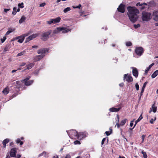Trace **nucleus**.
I'll use <instances>...</instances> for the list:
<instances>
[{
	"label": "nucleus",
	"mask_w": 158,
	"mask_h": 158,
	"mask_svg": "<svg viewBox=\"0 0 158 158\" xmlns=\"http://www.w3.org/2000/svg\"><path fill=\"white\" fill-rule=\"evenodd\" d=\"M128 11V15L129 19L131 22L135 23L138 20L139 16L138 15L139 14V10L135 7L129 6L127 8Z\"/></svg>",
	"instance_id": "obj_1"
},
{
	"label": "nucleus",
	"mask_w": 158,
	"mask_h": 158,
	"mask_svg": "<svg viewBox=\"0 0 158 158\" xmlns=\"http://www.w3.org/2000/svg\"><path fill=\"white\" fill-rule=\"evenodd\" d=\"M152 16L151 13L146 11H143L142 13L141 19L143 21L148 22L152 18Z\"/></svg>",
	"instance_id": "obj_2"
},
{
	"label": "nucleus",
	"mask_w": 158,
	"mask_h": 158,
	"mask_svg": "<svg viewBox=\"0 0 158 158\" xmlns=\"http://www.w3.org/2000/svg\"><path fill=\"white\" fill-rule=\"evenodd\" d=\"M73 131L75 133V135L78 139H81L88 135V133L86 132H81L78 133L76 131Z\"/></svg>",
	"instance_id": "obj_3"
},
{
	"label": "nucleus",
	"mask_w": 158,
	"mask_h": 158,
	"mask_svg": "<svg viewBox=\"0 0 158 158\" xmlns=\"http://www.w3.org/2000/svg\"><path fill=\"white\" fill-rule=\"evenodd\" d=\"M51 33L52 31L51 30L43 33L41 36V39L44 41L46 40L48 38L49 35Z\"/></svg>",
	"instance_id": "obj_4"
},
{
	"label": "nucleus",
	"mask_w": 158,
	"mask_h": 158,
	"mask_svg": "<svg viewBox=\"0 0 158 158\" xmlns=\"http://www.w3.org/2000/svg\"><path fill=\"white\" fill-rule=\"evenodd\" d=\"M144 49L142 47H137L135 48V52L138 56H141L144 52Z\"/></svg>",
	"instance_id": "obj_5"
},
{
	"label": "nucleus",
	"mask_w": 158,
	"mask_h": 158,
	"mask_svg": "<svg viewBox=\"0 0 158 158\" xmlns=\"http://www.w3.org/2000/svg\"><path fill=\"white\" fill-rule=\"evenodd\" d=\"M61 20L60 17H58L55 19H51L49 21L47 22V23L48 24H51L52 23L56 24L59 23Z\"/></svg>",
	"instance_id": "obj_6"
},
{
	"label": "nucleus",
	"mask_w": 158,
	"mask_h": 158,
	"mask_svg": "<svg viewBox=\"0 0 158 158\" xmlns=\"http://www.w3.org/2000/svg\"><path fill=\"white\" fill-rule=\"evenodd\" d=\"M118 11L120 12L124 13L125 12V5L121 4L117 8Z\"/></svg>",
	"instance_id": "obj_7"
},
{
	"label": "nucleus",
	"mask_w": 158,
	"mask_h": 158,
	"mask_svg": "<svg viewBox=\"0 0 158 158\" xmlns=\"http://www.w3.org/2000/svg\"><path fill=\"white\" fill-rule=\"evenodd\" d=\"M128 74H125L124 75V79H126V81L128 82H131L133 81V78L131 76L129 75L127 76Z\"/></svg>",
	"instance_id": "obj_8"
},
{
	"label": "nucleus",
	"mask_w": 158,
	"mask_h": 158,
	"mask_svg": "<svg viewBox=\"0 0 158 158\" xmlns=\"http://www.w3.org/2000/svg\"><path fill=\"white\" fill-rule=\"evenodd\" d=\"M17 152L15 148H13L11 149L10 154L11 157H16Z\"/></svg>",
	"instance_id": "obj_9"
},
{
	"label": "nucleus",
	"mask_w": 158,
	"mask_h": 158,
	"mask_svg": "<svg viewBox=\"0 0 158 158\" xmlns=\"http://www.w3.org/2000/svg\"><path fill=\"white\" fill-rule=\"evenodd\" d=\"M153 19L156 21H158V11H154L152 14Z\"/></svg>",
	"instance_id": "obj_10"
},
{
	"label": "nucleus",
	"mask_w": 158,
	"mask_h": 158,
	"mask_svg": "<svg viewBox=\"0 0 158 158\" xmlns=\"http://www.w3.org/2000/svg\"><path fill=\"white\" fill-rule=\"evenodd\" d=\"M48 51L47 48H42L38 50L37 53L38 54H41L42 55Z\"/></svg>",
	"instance_id": "obj_11"
},
{
	"label": "nucleus",
	"mask_w": 158,
	"mask_h": 158,
	"mask_svg": "<svg viewBox=\"0 0 158 158\" xmlns=\"http://www.w3.org/2000/svg\"><path fill=\"white\" fill-rule=\"evenodd\" d=\"M132 73L134 76L135 77H138V72L137 69L135 68H133L132 70Z\"/></svg>",
	"instance_id": "obj_12"
},
{
	"label": "nucleus",
	"mask_w": 158,
	"mask_h": 158,
	"mask_svg": "<svg viewBox=\"0 0 158 158\" xmlns=\"http://www.w3.org/2000/svg\"><path fill=\"white\" fill-rule=\"evenodd\" d=\"M121 109V107L118 108H116L115 107H112L109 109V110L111 112H117L118 111Z\"/></svg>",
	"instance_id": "obj_13"
},
{
	"label": "nucleus",
	"mask_w": 158,
	"mask_h": 158,
	"mask_svg": "<svg viewBox=\"0 0 158 158\" xmlns=\"http://www.w3.org/2000/svg\"><path fill=\"white\" fill-rule=\"evenodd\" d=\"M63 28H60V27H57L56 29L54 30L53 31V33L54 34H57L60 31H62L63 30Z\"/></svg>",
	"instance_id": "obj_14"
},
{
	"label": "nucleus",
	"mask_w": 158,
	"mask_h": 158,
	"mask_svg": "<svg viewBox=\"0 0 158 158\" xmlns=\"http://www.w3.org/2000/svg\"><path fill=\"white\" fill-rule=\"evenodd\" d=\"M11 48L10 43H9L6 45L5 48L3 49L4 52H6L9 50V49Z\"/></svg>",
	"instance_id": "obj_15"
},
{
	"label": "nucleus",
	"mask_w": 158,
	"mask_h": 158,
	"mask_svg": "<svg viewBox=\"0 0 158 158\" xmlns=\"http://www.w3.org/2000/svg\"><path fill=\"white\" fill-rule=\"evenodd\" d=\"M35 64L34 63H31L27 65V67L25 69L29 70L31 69L34 65Z\"/></svg>",
	"instance_id": "obj_16"
},
{
	"label": "nucleus",
	"mask_w": 158,
	"mask_h": 158,
	"mask_svg": "<svg viewBox=\"0 0 158 158\" xmlns=\"http://www.w3.org/2000/svg\"><path fill=\"white\" fill-rule=\"evenodd\" d=\"M9 92V89L7 87L5 88L3 90L2 93L5 95L7 94Z\"/></svg>",
	"instance_id": "obj_17"
},
{
	"label": "nucleus",
	"mask_w": 158,
	"mask_h": 158,
	"mask_svg": "<svg viewBox=\"0 0 158 158\" xmlns=\"http://www.w3.org/2000/svg\"><path fill=\"white\" fill-rule=\"evenodd\" d=\"M9 141V140L8 139H6L4 140L2 142L3 147L4 148H5L6 146V144Z\"/></svg>",
	"instance_id": "obj_18"
},
{
	"label": "nucleus",
	"mask_w": 158,
	"mask_h": 158,
	"mask_svg": "<svg viewBox=\"0 0 158 158\" xmlns=\"http://www.w3.org/2000/svg\"><path fill=\"white\" fill-rule=\"evenodd\" d=\"M33 80H30L24 82V84L26 86H28L31 85L33 82Z\"/></svg>",
	"instance_id": "obj_19"
},
{
	"label": "nucleus",
	"mask_w": 158,
	"mask_h": 158,
	"mask_svg": "<svg viewBox=\"0 0 158 158\" xmlns=\"http://www.w3.org/2000/svg\"><path fill=\"white\" fill-rule=\"evenodd\" d=\"M19 37H20V38H19L18 42L20 43H22L24 39L22 35L19 36Z\"/></svg>",
	"instance_id": "obj_20"
},
{
	"label": "nucleus",
	"mask_w": 158,
	"mask_h": 158,
	"mask_svg": "<svg viewBox=\"0 0 158 158\" xmlns=\"http://www.w3.org/2000/svg\"><path fill=\"white\" fill-rule=\"evenodd\" d=\"M158 74V70L155 71L152 74V77L154 78Z\"/></svg>",
	"instance_id": "obj_21"
},
{
	"label": "nucleus",
	"mask_w": 158,
	"mask_h": 158,
	"mask_svg": "<svg viewBox=\"0 0 158 158\" xmlns=\"http://www.w3.org/2000/svg\"><path fill=\"white\" fill-rule=\"evenodd\" d=\"M39 35V33H36L35 34H33L29 36V38H30L31 40H32L33 38H36V37Z\"/></svg>",
	"instance_id": "obj_22"
},
{
	"label": "nucleus",
	"mask_w": 158,
	"mask_h": 158,
	"mask_svg": "<svg viewBox=\"0 0 158 158\" xmlns=\"http://www.w3.org/2000/svg\"><path fill=\"white\" fill-rule=\"evenodd\" d=\"M60 28H63V30H62V32L63 33H66L68 32L69 31H70V30L67 29L66 28L64 27H61Z\"/></svg>",
	"instance_id": "obj_23"
},
{
	"label": "nucleus",
	"mask_w": 158,
	"mask_h": 158,
	"mask_svg": "<svg viewBox=\"0 0 158 158\" xmlns=\"http://www.w3.org/2000/svg\"><path fill=\"white\" fill-rule=\"evenodd\" d=\"M26 19V18L24 16H22L21 18L20 19L19 22L20 23H22L23 22L25 21Z\"/></svg>",
	"instance_id": "obj_24"
},
{
	"label": "nucleus",
	"mask_w": 158,
	"mask_h": 158,
	"mask_svg": "<svg viewBox=\"0 0 158 158\" xmlns=\"http://www.w3.org/2000/svg\"><path fill=\"white\" fill-rule=\"evenodd\" d=\"M127 119H126L122 120L120 123V126H123L126 123Z\"/></svg>",
	"instance_id": "obj_25"
},
{
	"label": "nucleus",
	"mask_w": 158,
	"mask_h": 158,
	"mask_svg": "<svg viewBox=\"0 0 158 158\" xmlns=\"http://www.w3.org/2000/svg\"><path fill=\"white\" fill-rule=\"evenodd\" d=\"M152 108L153 112L155 113L156 111L157 107L155 106L154 104H153L152 106Z\"/></svg>",
	"instance_id": "obj_26"
},
{
	"label": "nucleus",
	"mask_w": 158,
	"mask_h": 158,
	"mask_svg": "<svg viewBox=\"0 0 158 158\" xmlns=\"http://www.w3.org/2000/svg\"><path fill=\"white\" fill-rule=\"evenodd\" d=\"M151 67L149 66L146 69L145 71V75H146L147 74L148 71L149 70V69H151Z\"/></svg>",
	"instance_id": "obj_27"
},
{
	"label": "nucleus",
	"mask_w": 158,
	"mask_h": 158,
	"mask_svg": "<svg viewBox=\"0 0 158 158\" xmlns=\"http://www.w3.org/2000/svg\"><path fill=\"white\" fill-rule=\"evenodd\" d=\"M117 117L118 122H117V123L116 124V126H117V127H118V128H119V127L120 126V124H119V116H118V115H117Z\"/></svg>",
	"instance_id": "obj_28"
},
{
	"label": "nucleus",
	"mask_w": 158,
	"mask_h": 158,
	"mask_svg": "<svg viewBox=\"0 0 158 158\" xmlns=\"http://www.w3.org/2000/svg\"><path fill=\"white\" fill-rule=\"evenodd\" d=\"M71 10V8L69 7H67L64 10V12L65 13L67 12L68 11H70Z\"/></svg>",
	"instance_id": "obj_29"
},
{
	"label": "nucleus",
	"mask_w": 158,
	"mask_h": 158,
	"mask_svg": "<svg viewBox=\"0 0 158 158\" xmlns=\"http://www.w3.org/2000/svg\"><path fill=\"white\" fill-rule=\"evenodd\" d=\"M141 153L143 154V157L144 158H147V156L146 154V152L143 151V150L142 151H141Z\"/></svg>",
	"instance_id": "obj_30"
},
{
	"label": "nucleus",
	"mask_w": 158,
	"mask_h": 158,
	"mask_svg": "<svg viewBox=\"0 0 158 158\" xmlns=\"http://www.w3.org/2000/svg\"><path fill=\"white\" fill-rule=\"evenodd\" d=\"M16 8L15 7H14L13 8V11H12V14L14 15H15L16 13V12H17V11H16Z\"/></svg>",
	"instance_id": "obj_31"
},
{
	"label": "nucleus",
	"mask_w": 158,
	"mask_h": 158,
	"mask_svg": "<svg viewBox=\"0 0 158 158\" xmlns=\"http://www.w3.org/2000/svg\"><path fill=\"white\" fill-rule=\"evenodd\" d=\"M20 82L19 81H17L16 82V84L18 85V86H16L15 88H17L18 89H19L20 88V87L21 86L20 84Z\"/></svg>",
	"instance_id": "obj_32"
},
{
	"label": "nucleus",
	"mask_w": 158,
	"mask_h": 158,
	"mask_svg": "<svg viewBox=\"0 0 158 158\" xmlns=\"http://www.w3.org/2000/svg\"><path fill=\"white\" fill-rule=\"evenodd\" d=\"M44 56V54H43L42 55H39L38 56H36V57L39 58V59L40 60H41L42 58H43Z\"/></svg>",
	"instance_id": "obj_33"
},
{
	"label": "nucleus",
	"mask_w": 158,
	"mask_h": 158,
	"mask_svg": "<svg viewBox=\"0 0 158 158\" xmlns=\"http://www.w3.org/2000/svg\"><path fill=\"white\" fill-rule=\"evenodd\" d=\"M110 130H111L110 132L109 131H106L105 132V134H106L107 136L109 135L112 133V130L110 129Z\"/></svg>",
	"instance_id": "obj_34"
},
{
	"label": "nucleus",
	"mask_w": 158,
	"mask_h": 158,
	"mask_svg": "<svg viewBox=\"0 0 158 158\" xmlns=\"http://www.w3.org/2000/svg\"><path fill=\"white\" fill-rule=\"evenodd\" d=\"M25 53V51H23L22 52H20L19 53H18L16 56H22Z\"/></svg>",
	"instance_id": "obj_35"
},
{
	"label": "nucleus",
	"mask_w": 158,
	"mask_h": 158,
	"mask_svg": "<svg viewBox=\"0 0 158 158\" xmlns=\"http://www.w3.org/2000/svg\"><path fill=\"white\" fill-rule=\"evenodd\" d=\"M18 6L19 7L23 8L24 7L23 3V2H22L21 3H19L18 4Z\"/></svg>",
	"instance_id": "obj_36"
},
{
	"label": "nucleus",
	"mask_w": 158,
	"mask_h": 158,
	"mask_svg": "<svg viewBox=\"0 0 158 158\" xmlns=\"http://www.w3.org/2000/svg\"><path fill=\"white\" fill-rule=\"evenodd\" d=\"M6 36H4L1 39V40L2 43H3L6 40Z\"/></svg>",
	"instance_id": "obj_37"
},
{
	"label": "nucleus",
	"mask_w": 158,
	"mask_h": 158,
	"mask_svg": "<svg viewBox=\"0 0 158 158\" xmlns=\"http://www.w3.org/2000/svg\"><path fill=\"white\" fill-rule=\"evenodd\" d=\"M20 38V37H19V36H16V37H15L14 38H13L11 40V42H12V41H14L16 40H18L19 39V38Z\"/></svg>",
	"instance_id": "obj_38"
},
{
	"label": "nucleus",
	"mask_w": 158,
	"mask_h": 158,
	"mask_svg": "<svg viewBox=\"0 0 158 158\" xmlns=\"http://www.w3.org/2000/svg\"><path fill=\"white\" fill-rule=\"evenodd\" d=\"M132 45V43L130 41L127 42L126 43V45L127 46H131Z\"/></svg>",
	"instance_id": "obj_39"
},
{
	"label": "nucleus",
	"mask_w": 158,
	"mask_h": 158,
	"mask_svg": "<svg viewBox=\"0 0 158 158\" xmlns=\"http://www.w3.org/2000/svg\"><path fill=\"white\" fill-rule=\"evenodd\" d=\"M31 77L30 76H28L27 77H26V78L24 79L23 81H24V82L27 81H28V80Z\"/></svg>",
	"instance_id": "obj_40"
},
{
	"label": "nucleus",
	"mask_w": 158,
	"mask_h": 158,
	"mask_svg": "<svg viewBox=\"0 0 158 158\" xmlns=\"http://www.w3.org/2000/svg\"><path fill=\"white\" fill-rule=\"evenodd\" d=\"M143 4H144L147 5V4L146 3H141L140 2H138L137 3L136 6H141Z\"/></svg>",
	"instance_id": "obj_41"
},
{
	"label": "nucleus",
	"mask_w": 158,
	"mask_h": 158,
	"mask_svg": "<svg viewBox=\"0 0 158 158\" xmlns=\"http://www.w3.org/2000/svg\"><path fill=\"white\" fill-rule=\"evenodd\" d=\"M75 144H81L80 142L78 140H76L74 142Z\"/></svg>",
	"instance_id": "obj_42"
},
{
	"label": "nucleus",
	"mask_w": 158,
	"mask_h": 158,
	"mask_svg": "<svg viewBox=\"0 0 158 158\" xmlns=\"http://www.w3.org/2000/svg\"><path fill=\"white\" fill-rule=\"evenodd\" d=\"M140 26V25L139 24H134V27L135 28L137 29L138 27H139Z\"/></svg>",
	"instance_id": "obj_43"
},
{
	"label": "nucleus",
	"mask_w": 158,
	"mask_h": 158,
	"mask_svg": "<svg viewBox=\"0 0 158 158\" xmlns=\"http://www.w3.org/2000/svg\"><path fill=\"white\" fill-rule=\"evenodd\" d=\"M81 6L80 4H79V5L78 6H73V8H79L80 9V7H81Z\"/></svg>",
	"instance_id": "obj_44"
},
{
	"label": "nucleus",
	"mask_w": 158,
	"mask_h": 158,
	"mask_svg": "<svg viewBox=\"0 0 158 158\" xmlns=\"http://www.w3.org/2000/svg\"><path fill=\"white\" fill-rule=\"evenodd\" d=\"M135 87L137 90H138L139 89V86L138 83H136L135 85Z\"/></svg>",
	"instance_id": "obj_45"
},
{
	"label": "nucleus",
	"mask_w": 158,
	"mask_h": 158,
	"mask_svg": "<svg viewBox=\"0 0 158 158\" xmlns=\"http://www.w3.org/2000/svg\"><path fill=\"white\" fill-rule=\"evenodd\" d=\"M156 118L155 117V119H153V118H152L151 119V120H150V123H151V124H152L153 123V122H154V121H155L156 120Z\"/></svg>",
	"instance_id": "obj_46"
},
{
	"label": "nucleus",
	"mask_w": 158,
	"mask_h": 158,
	"mask_svg": "<svg viewBox=\"0 0 158 158\" xmlns=\"http://www.w3.org/2000/svg\"><path fill=\"white\" fill-rule=\"evenodd\" d=\"M15 30V28H9L8 31L10 32V33L12 32Z\"/></svg>",
	"instance_id": "obj_47"
},
{
	"label": "nucleus",
	"mask_w": 158,
	"mask_h": 158,
	"mask_svg": "<svg viewBox=\"0 0 158 158\" xmlns=\"http://www.w3.org/2000/svg\"><path fill=\"white\" fill-rule=\"evenodd\" d=\"M142 118L143 117L142 116V114H141L140 115L139 118L137 120L139 122L142 119Z\"/></svg>",
	"instance_id": "obj_48"
},
{
	"label": "nucleus",
	"mask_w": 158,
	"mask_h": 158,
	"mask_svg": "<svg viewBox=\"0 0 158 158\" xmlns=\"http://www.w3.org/2000/svg\"><path fill=\"white\" fill-rule=\"evenodd\" d=\"M31 40V39L30 38H29V36L27 38H26V40H25V42L27 43L30 41V40Z\"/></svg>",
	"instance_id": "obj_49"
},
{
	"label": "nucleus",
	"mask_w": 158,
	"mask_h": 158,
	"mask_svg": "<svg viewBox=\"0 0 158 158\" xmlns=\"http://www.w3.org/2000/svg\"><path fill=\"white\" fill-rule=\"evenodd\" d=\"M145 135H142L141 136L142 139V141L141 142V143H143L144 142V139L145 138Z\"/></svg>",
	"instance_id": "obj_50"
},
{
	"label": "nucleus",
	"mask_w": 158,
	"mask_h": 158,
	"mask_svg": "<svg viewBox=\"0 0 158 158\" xmlns=\"http://www.w3.org/2000/svg\"><path fill=\"white\" fill-rule=\"evenodd\" d=\"M43 153H45V155H46V152H45L44 151L42 153L40 154L38 156L40 157L43 156Z\"/></svg>",
	"instance_id": "obj_51"
},
{
	"label": "nucleus",
	"mask_w": 158,
	"mask_h": 158,
	"mask_svg": "<svg viewBox=\"0 0 158 158\" xmlns=\"http://www.w3.org/2000/svg\"><path fill=\"white\" fill-rule=\"evenodd\" d=\"M34 60L35 61H37L40 60V59H39V58H37L36 57V56H35L34 57Z\"/></svg>",
	"instance_id": "obj_52"
},
{
	"label": "nucleus",
	"mask_w": 158,
	"mask_h": 158,
	"mask_svg": "<svg viewBox=\"0 0 158 158\" xmlns=\"http://www.w3.org/2000/svg\"><path fill=\"white\" fill-rule=\"evenodd\" d=\"M46 5V3L45 2L42 3L40 5V6L43 7L44 6Z\"/></svg>",
	"instance_id": "obj_53"
},
{
	"label": "nucleus",
	"mask_w": 158,
	"mask_h": 158,
	"mask_svg": "<svg viewBox=\"0 0 158 158\" xmlns=\"http://www.w3.org/2000/svg\"><path fill=\"white\" fill-rule=\"evenodd\" d=\"M106 140V138H104L103 139L102 141V142H101V144L102 145L104 143V142Z\"/></svg>",
	"instance_id": "obj_54"
},
{
	"label": "nucleus",
	"mask_w": 158,
	"mask_h": 158,
	"mask_svg": "<svg viewBox=\"0 0 158 158\" xmlns=\"http://www.w3.org/2000/svg\"><path fill=\"white\" fill-rule=\"evenodd\" d=\"M26 64V63L25 62H23L19 65V66L22 67L25 65Z\"/></svg>",
	"instance_id": "obj_55"
},
{
	"label": "nucleus",
	"mask_w": 158,
	"mask_h": 158,
	"mask_svg": "<svg viewBox=\"0 0 158 158\" xmlns=\"http://www.w3.org/2000/svg\"><path fill=\"white\" fill-rule=\"evenodd\" d=\"M71 158V156L69 154H67L66 155V156L64 158Z\"/></svg>",
	"instance_id": "obj_56"
},
{
	"label": "nucleus",
	"mask_w": 158,
	"mask_h": 158,
	"mask_svg": "<svg viewBox=\"0 0 158 158\" xmlns=\"http://www.w3.org/2000/svg\"><path fill=\"white\" fill-rule=\"evenodd\" d=\"M28 34H23L21 35L23 37V38L24 39L25 37L28 36Z\"/></svg>",
	"instance_id": "obj_57"
},
{
	"label": "nucleus",
	"mask_w": 158,
	"mask_h": 158,
	"mask_svg": "<svg viewBox=\"0 0 158 158\" xmlns=\"http://www.w3.org/2000/svg\"><path fill=\"white\" fill-rule=\"evenodd\" d=\"M148 83V82L146 81L143 84V87H145L147 84V83Z\"/></svg>",
	"instance_id": "obj_58"
},
{
	"label": "nucleus",
	"mask_w": 158,
	"mask_h": 158,
	"mask_svg": "<svg viewBox=\"0 0 158 158\" xmlns=\"http://www.w3.org/2000/svg\"><path fill=\"white\" fill-rule=\"evenodd\" d=\"M21 141L20 139H18L16 140V142L17 143H20Z\"/></svg>",
	"instance_id": "obj_59"
},
{
	"label": "nucleus",
	"mask_w": 158,
	"mask_h": 158,
	"mask_svg": "<svg viewBox=\"0 0 158 158\" xmlns=\"http://www.w3.org/2000/svg\"><path fill=\"white\" fill-rule=\"evenodd\" d=\"M124 85V83H122L119 84V86L120 87H123V86Z\"/></svg>",
	"instance_id": "obj_60"
},
{
	"label": "nucleus",
	"mask_w": 158,
	"mask_h": 158,
	"mask_svg": "<svg viewBox=\"0 0 158 158\" xmlns=\"http://www.w3.org/2000/svg\"><path fill=\"white\" fill-rule=\"evenodd\" d=\"M10 10V9H4V11L6 13L8 11H9Z\"/></svg>",
	"instance_id": "obj_61"
},
{
	"label": "nucleus",
	"mask_w": 158,
	"mask_h": 158,
	"mask_svg": "<svg viewBox=\"0 0 158 158\" xmlns=\"http://www.w3.org/2000/svg\"><path fill=\"white\" fill-rule=\"evenodd\" d=\"M134 122V121H131V122L130 123V126L131 127H132L133 125V122Z\"/></svg>",
	"instance_id": "obj_62"
},
{
	"label": "nucleus",
	"mask_w": 158,
	"mask_h": 158,
	"mask_svg": "<svg viewBox=\"0 0 158 158\" xmlns=\"http://www.w3.org/2000/svg\"><path fill=\"white\" fill-rule=\"evenodd\" d=\"M143 92H144V91H142V90H141L140 94V96L139 98H141V97L142 95H143Z\"/></svg>",
	"instance_id": "obj_63"
},
{
	"label": "nucleus",
	"mask_w": 158,
	"mask_h": 158,
	"mask_svg": "<svg viewBox=\"0 0 158 158\" xmlns=\"http://www.w3.org/2000/svg\"><path fill=\"white\" fill-rule=\"evenodd\" d=\"M10 33V32L9 31H7V32L6 33L5 35H9Z\"/></svg>",
	"instance_id": "obj_64"
}]
</instances>
